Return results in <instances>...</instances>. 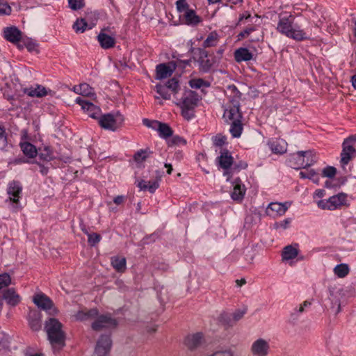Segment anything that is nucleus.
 <instances>
[{"instance_id": "obj_39", "label": "nucleus", "mask_w": 356, "mask_h": 356, "mask_svg": "<svg viewBox=\"0 0 356 356\" xmlns=\"http://www.w3.org/2000/svg\"><path fill=\"white\" fill-rule=\"evenodd\" d=\"M152 152L149 148L141 149L134 155V159L136 163H142L150 156Z\"/></svg>"}, {"instance_id": "obj_61", "label": "nucleus", "mask_w": 356, "mask_h": 356, "mask_svg": "<svg viewBox=\"0 0 356 356\" xmlns=\"http://www.w3.org/2000/svg\"><path fill=\"white\" fill-rule=\"evenodd\" d=\"M158 122L159 121H156V120H149L146 118L143 120V123L144 125H145L147 127H151L154 129H155V127H156V125H154V122Z\"/></svg>"}, {"instance_id": "obj_11", "label": "nucleus", "mask_w": 356, "mask_h": 356, "mask_svg": "<svg viewBox=\"0 0 356 356\" xmlns=\"http://www.w3.org/2000/svg\"><path fill=\"white\" fill-rule=\"evenodd\" d=\"M250 352L252 356H268L270 353L269 341L261 337L255 339L250 347Z\"/></svg>"}, {"instance_id": "obj_55", "label": "nucleus", "mask_w": 356, "mask_h": 356, "mask_svg": "<svg viewBox=\"0 0 356 356\" xmlns=\"http://www.w3.org/2000/svg\"><path fill=\"white\" fill-rule=\"evenodd\" d=\"M11 282L10 277L8 274L4 273L0 275V290L8 286Z\"/></svg>"}, {"instance_id": "obj_60", "label": "nucleus", "mask_w": 356, "mask_h": 356, "mask_svg": "<svg viewBox=\"0 0 356 356\" xmlns=\"http://www.w3.org/2000/svg\"><path fill=\"white\" fill-rule=\"evenodd\" d=\"M170 143H171V144H173V145H186V140L184 138H182L179 136H174L172 138Z\"/></svg>"}, {"instance_id": "obj_35", "label": "nucleus", "mask_w": 356, "mask_h": 356, "mask_svg": "<svg viewBox=\"0 0 356 356\" xmlns=\"http://www.w3.org/2000/svg\"><path fill=\"white\" fill-rule=\"evenodd\" d=\"M22 151L24 154L29 158H34L38 154V151L35 147L30 143L24 142L20 145Z\"/></svg>"}, {"instance_id": "obj_46", "label": "nucleus", "mask_w": 356, "mask_h": 356, "mask_svg": "<svg viewBox=\"0 0 356 356\" xmlns=\"http://www.w3.org/2000/svg\"><path fill=\"white\" fill-rule=\"evenodd\" d=\"M220 321L227 327H232L234 325V321L232 315L227 314H222L219 318Z\"/></svg>"}, {"instance_id": "obj_57", "label": "nucleus", "mask_w": 356, "mask_h": 356, "mask_svg": "<svg viewBox=\"0 0 356 356\" xmlns=\"http://www.w3.org/2000/svg\"><path fill=\"white\" fill-rule=\"evenodd\" d=\"M9 337L8 335L4 334L3 333H0V349L8 348L9 347Z\"/></svg>"}, {"instance_id": "obj_18", "label": "nucleus", "mask_w": 356, "mask_h": 356, "mask_svg": "<svg viewBox=\"0 0 356 356\" xmlns=\"http://www.w3.org/2000/svg\"><path fill=\"white\" fill-rule=\"evenodd\" d=\"M28 321L30 327L33 331H38L42 327V314L36 309H31L28 314Z\"/></svg>"}, {"instance_id": "obj_19", "label": "nucleus", "mask_w": 356, "mask_h": 356, "mask_svg": "<svg viewBox=\"0 0 356 356\" xmlns=\"http://www.w3.org/2000/svg\"><path fill=\"white\" fill-rule=\"evenodd\" d=\"M288 202L284 204L279 202H272L268 204L266 209V213L269 216H282L288 209Z\"/></svg>"}, {"instance_id": "obj_25", "label": "nucleus", "mask_w": 356, "mask_h": 356, "mask_svg": "<svg viewBox=\"0 0 356 356\" xmlns=\"http://www.w3.org/2000/svg\"><path fill=\"white\" fill-rule=\"evenodd\" d=\"M5 38L13 43H16L21 40L22 32L16 27H7L3 31Z\"/></svg>"}, {"instance_id": "obj_30", "label": "nucleus", "mask_w": 356, "mask_h": 356, "mask_svg": "<svg viewBox=\"0 0 356 356\" xmlns=\"http://www.w3.org/2000/svg\"><path fill=\"white\" fill-rule=\"evenodd\" d=\"M252 58V54L246 48H239L234 51V58L238 63L249 61Z\"/></svg>"}, {"instance_id": "obj_16", "label": "nucleus", "mask_w": 356, "mask_h": 356, "mask_svg": "<svg viewBox=\"0 0 356 356\" xmlns=\"http://www.w3.org/2000/svg\"><path fill=\"white\" fill-rule=\"evenodd\" d=\"M176 69V65L172 63H161L156 67V76L155 79L157 80H162L170 77Z\"/></svg>"}, {"instance_id": "obj_47", "label": "nucleus", "mask_w": 356, "mask_h": 356, "mask_svg": "<svg viewBox=\"0 0 356 356\" xmlns=\"http://www.w3.org/2000/svg\"><path fill=\"white\" fill-rule=\"evenodd\" d=\"M190 86L192 88L199 89L203 86H208L209 84L202 79H192L189 82Z\"/></svg>"}, {"instance_id": "obj_4", "label": "nucleus", "mask_w": 356, "mask_h": 356, "mask_svg": "<svg viewBox=\"0 0 356 356\" xmlns=\"http://www.w3.org/2000/svg\"><path fill=\"white\" fill-rule=\"evenodd\" d=\"M199 101L198 95L192 91H186L181 97L179 106L181 109L182 116L187 120H191L195 116V108Z\"/></svg>"}, {"instance_id": "obj_45", "label": "nucleus", "mask_w": 356, "mask_h": 356, "mask_svg": "<svg viewBox=\"0 0 356 356\" xmlns=\"http://www.w3.org/2000/svg\"><path fill=\"white\" fill-rule=\"evenodd\" d=\"M334 273L340 278L345 277L349 273L348 266L346 264H338L334 267Z\"/></svg>"}, {"instance_id": "obj_22", "label": "nucleus", "mask_w": 356, "mask_h": 356, "mask_svg": "<svg viewBox=\"0 0 356 356\" xmlns=\"http://www.w3.org/2000/svg\"><path fill=\"white\" fill-rule=\"evenodd\" d=\"M184 23L188 26H195L202 22L201 17L197 15L194 10L190 8L181 15Z\"/></svg>"}, {"instance_id": "obj_48", "label": "nucleus", "mask_w": 356, "mask_h": 356, "mask_svg": "<svg viewBox=\"0 0 356 356\" xmlns=\"http://www.w3.org/2000/svg\"><path fill=\"white\" fill-rule=\"evenodd\" d=\"M87 23L83 19H77L73 25V29L76 32L83 33L87 26Z\"/></svg>"}, {"instance_id": "obj_52", "label": "nucleus", "mask_w": 356, "mask_h": 356, "mask_svg": "<svg viewBox=\"0 0 356 356\" xmlns=\"http://www.w3.org/2000/svg\"><path fill=\"white\" fill-rule=\"evenodd\" d=\"M176 6L178 12L182 14L191 8L186 0H177L176 2Z\"/></svg>"}, {"instance_id": "obj_6", "label": "nucleus", "mask_w": 356, "mask_h": 356, "mask_svg": "<svg viewBox=\"0 0 356 356\" xmlns=\"http://www.w3.org/2000/svg\"><path fill=\"white\" fill-rule=\"evenodd\" d=\"M347 201V195L344 193H340L333 195L327 200H321L318 201L317 205L321 209L335 210L346 204Z\"/></svg>"}, {"instance_id": "obj_40", "label": "nucleus", "mask_w": 356, "mask_h": 356, "mask_svg": "<svg viewBox=\"0 0 356 356\" xmlns=\"http://www.w3.org/2000/svg\"><path fill=\"white\" fill-rule=\"evenodd\" d=\"M231 122L232 124L229 129L231 134L234 138L240 137L243 131V124L241 123V120H236Z\"/></svg>"}, {"instance_id": "obj_14", "label": "nucleus", "mask_w": 356, "mask_h": 356, "mask_svg": "<svg viewBox=\"0 0 356 356\" xmlns=\"http://www.w3.org/2000/svg\"><path fill=\"white\" fill-rule=\"evenodd\" d=\"M218 161L220 167L225 170L224 175L227 177V180L229 181L231 178V168L234 161L233 157L227 150H225L218 157Z\"/></svg>"}, {"instance_id": "obj_31", "label": "nucleus", "mask_w": 356, "mask_h": 356, "mask_svg": "<svg viewBox=\"0 0 356 356\" xmlns=\"http://www.w3.org/2000/svg\"><path fill=\"white\" fill-rule=\"evenodd\" d=\"M229 102L232 104H239L241 99V93L238 90L236 86L229 85L227 88Z\"/></svg>"}, {"instance_id": "obj_28", "label": "nucleus", "mask_w": 356, "mask_h": 356, "mask_svg": "<svg viewBox=\"0 0 356 356\" xmlns=\"http://www.w3.org/2000/svg\"><path fill=\"white\" fill-rule=\"evenodd\" d=\"M97 40L103 49H107L113 47L115 44V40L103 31H101L97 36Z\"/></svg>"}, {"instance_id": "obj_63", "label": "nucleus", "mask_w": 356, "mask_h": 356, "mask_svg": "<svg viewBox=\"0 0 356 356\" xmlns=\"http://www.w3.org/2000/svg\"><path fill=\"white\" fill-rule=\"evenodd\" d=\"M254 31L253 27H248L240 33V35L243 38L248 37L250 33Z\"/></svg>"}, {"instance_id": "obj_24", "label": "nucleus", "mask_w": 356, "mask_h": 356, "mask_svg": "<svg viewBox=\"0 0 356 356\" xmlns=\"http://www.w3.org/2000/svg\"><path fill=\"white\" fill-rule=\"evenodd\" d=\"M202 334L197 332L188 335L184 339L185 346L190 350L197 348L202 341Z\"/></svg>"}, {"instance_id": "obj_41", "label": "nucleus", "mask_w": 356, "mask_h": 356, "mask_svg": "<svg viewBox=\"0 0 356 356\" xmlns=\"http://www.w3.org/2000/svg\"><path fill=\"white\" fill-rule=\"evenodd\" d=\"M311 305V302L305 300L299 306L296 307L291 313V318L293 320L297 319L305 311V309L309 307Z\"/></svg>"}, {"instance_id": "obj_5", "label": "nucleus", "mask_w": 356, "mask_h": 356, "mask_svg": "<svg viewBox=\"0 0 356 356\" xmlns=\"http://www.w3.org/2000/svg\"><path fill=\"white\" fill-rule=\"evenodd\" d=\"M180 89L179 81L176 78H172L168 80L165 83H158L155 86L154 90L158 96H155L156 99L162 98L163 99H170L171 95L178 93Z\"/></svg>"}, {"instance_id": "obj_7", "label": "nucleus", "mask_w": 356, "mask_h": 356, "mask_svg": "<svg viewBox=\"0 0 356 356\" xmlns=\"http://www.w3.org/2000/svg\"><path fill=\"white\" fill-rule=\"evenodd\" d=\"M33 302L38 308L47 312L49 315L55 316L58 313L52 300L43 293L35 294L33 297Z\"/></svg>"}, {"instance_id": "obj_1", "label": "nucleus", "mask_w": 356, "mask_h": 356, "mask_svg": "<svg viewBox=\"0 0 356 356\" xmlns=\"http://www.w3.org/2000/svg\"><path fill=\"white\" fill-rule=\"evenodd\" d=\"M294 17L292 15H279L277 31L285 36L297 41L309 39L308 32L301 29L298 26H293Z\"/></svg>"}, {"instance_id": "obj_49", "label": "nucleus", "mask_w": 356, "mask_h": 356, "mask_svg": "<svg viewBox=\"0 0 356 356\" xmlns=\"http://www.w3.org/2000/svg\"><path fill=\"white\" fill-rule=\"evenodd\" d=\"M88 235V242L91 246H95L96 244H97L102 237L99 234L97 233H86Z\"/></svg>"}, {"instance_id": "obj_15", "label": "nucleus", "mask_w": 356, "mask_h": 356, "mask_svg": "<svg viewBox=\"0 0 356 356\" xmlns=\"http://www.w3.org/2000/svg\"><path fill=\"white\" fill-rule=\"evenodd\" d=\"M223 118L227 122L241 120L242 114L240 111V104L228 102L224 111Z\"/></svg>"}, {"instance_id": "obj_13", "label": "nucleus", "mask_w": 356, "mask_h": 356, "mask_svg": "<svg viewBox=\"0 0 356 356\" xmlns=\"http://www.w3.org/2000/svg\"><path fill=\"white\" fill-rule=\"evenodd\" d=\"M112 341L110 335L103 334L97 342L95 354L97 356H107L110 352Z\"/></svg>"}, {"instance_id": "obj_23", "label": "nucleus", "mask_w": 356, "mask_h": 356, "mask_svg": "<svg viewBox=\"0 0 356 356\" xmlns=\"http://www.w3.org/2000/svg\"><path fill=\"white\" fill-rule=\"evenodd\" d=\"M3 299L12 307L17 305L21 301V297L13 288L8 289L3 291Z\"/></svg>"}, {"instance_id": "obj_38", "label": "nucleus", "mask_w": 356, "mask_h": 356, "mask_svg": "<svg viewBox=\"0 0 356 356\" xmlns=\"http://www.w3.org/2000/svg\"><path fill=\"white\" fill-rule=\"evenodd\" d=\"M126 264L124 257H114L111 258V265L118 272H124L126 269Z\"/></svg>"}, {"instance_id": "obj_59", "label": "nucleus", "mask_w": 356, "mask_h": 356, "mask_svg": "<svg viewBox=\"0 0 356 356\" xmlns=\"http://www.w3.org/2000/svg\"><path fill=\"white\" fill-rule=\"evenodd\" d=\"M245 312V310H236L232 314H231L234 323L241 319Z\"/></svg>"}, {"instance_id": "obj_64", "label": "nucleus", "mask_w": 356, "mask_h": 356, "mask_svg": "<svg viewBox=\"0 0 356 356\" xmlns=\"http://www.w3.org/2000/svg\"><path fill=\"white\" fill-rule=\"evenodd\" d=\"M343 142H347V145H353L354 142H356V135H352L344 140Z\"/></svg>"}, {"instance_id": "obj_3", "label": "nucleus", "mask_w": 356, "mask_h": 356, "mask_svg": "<svg viewBox=\"0 0 356 356\" xmlns=\"http://www.w3.org/2000/svg\"><path fill=\"white\" fill-rule=\"evenodd\" d=\"M317 162V157L312 150L298 151L289 160V165L294 169L306 168Z\"/></svg>"}, {"instance_id": "obj_51", "label": "nucleus", "mask_w": 356, "mask_h": 356, "mask_svg": "<svg viewBox=\"0 0 356 356\" xmlns=\"http://www.w3.org/2000/svg\"><path fill=\"white\" fill-rule=\"evenodd\" d=\"M248 164L244 161H239L238 163H234L231 168V177L233 174L239 172L242 169H245Z\"/></svg>"}, {"instance_id": "obj_44", "label": "nucleus", "mask_w": 356, "mask_h": 356, "mask_svg": "<svg viewBox=\"0 0 356 356\" xmlns=\"http://www.w3.org/2000/svg\"><path fill=\"white\" fill-rule=\"evenodd\" d=\"M300 177L302 179H311L314 183L318 184L320 179L317 175V173L315 172L314 170L311 169L308 170L307 172H303L301 171L300 172Z\"/></svg>"}, {"instance_id": "obj_2", "label": "nucleus", "mask_w": 356, "mask_h": 356, "mask_svg": "<svg viewBox=\"0 0 356 356\" xmlns=\"http://www.w3.org/2000/svg\"><path fill=\"white\" fill-rule=\"evenodd\" d=\"M44 329L54 350L57 346L60 349L65 346V334L63 330V325L58 319L49 318L45 322Z\"/></svg>"}, {"instance_id": "obj_50", "label": "nucleus", "mask_w": 356, "mask_h": 356, "mask_svg": "<svg viewBox=\"0 0 356 356\" xmlns=\"http://www.w3.org/2000/svg\"><path fill=\"white\" fill-rule=\"evenodd\" d=\"M70 8L73 10H77L84 7V0H68Z\"/></svg>"}, {"instance_id": "obj_32", "label": "nucleus", "mask_w": 356, "mask_h": 356, "mask_svg": "<svg viewBox=\"0 0 356 356\" xmlns=\"http://www.w3.org/2000/svg\"><path fill=\"white\" fill-rule=\"evenodd\" d=\"M73 90L76 94H79L83 97H95V94L93 89L87 83H81L79 86H75Z\"/></svg>"}, {"instance_id": "obj_42", "label": "nucleus", "mask_w": 356, "mask_h": 356, "mask_svg": "<svg viewBox=\"0 0 356 356\" xmlns=\"http://www.w3.org/2000/svg\"><path fill=\"white\" fill-rule=\"evenodd\" d=\"M298 254V251L296 248L292 245H287L283 250L282 259L283 260L293 259L297 257Z\"/></svg>"}, {"instance_id": "obj_12", "label": "nucleus", "mask_w": 356, "mask_h": 356, "mask_svg": "<svg viewBox=\"0 0 356 356\" xmlns=\"http://www.w3.org/2000/svg\"><path fill=\"white\" fill-rule=\"evenodd\" d=\"M75 102L81 106V108L84 112H86L90 118L99 119L101 116L102 111L100 108L86 99L85 97H77Z\"/></svg>"}, {"instance_id": "obj_62", "label": "nucleus", "mask_w": 356, "mask_h": 356, "mask_svg": "<svg viewBox=\"0 0 356 356\" xmlns=\"http://www.w3.org/2000/svg\"><path fill=\"white\" fill-rule=\"evenodd\" d=\"M125 201V197L123 195H118L113 199V202L117 205L123 204Z\"/></svg>"}, {"instance_id": "obj_21", "label": "nucleus", "mask_w": 356, "mask_h": 356, "mask_svg": "<svg viewBox=\"0 0 356 356\" xmlns=\"http://www.w3.org/2000/svg\"><path fill=\"white\" fill-rule=\"evenodd\" d=\"M234 184L231 197L234 201L241 202L243 200L246 188L239 179H236Z\"/></svg>"}, {"instance_id": "obj_26", "label": "nucleus", "mask_w": 356, "mask_h": 356, "mask_svg": "<svg viewBox=\"0 0 356 356\" xmlns=\"http://www.w3.org/2000/svg\"><path fill=\"white\" fill-rule=\"evenodd\" d=\"M24 92L30 97H42L51 92V90H47L41 85H37L35 88L31 87L26 88Z\"/></svg>"}, {"instance_id": "obj_58", "label": "nucleus", "mask_w": 356, "mask_h": 356, "mask_svg": "<svg viewBox=\"0 0 356 356\" xmlns=\"http://www.w3.org/2000/svg\"><path fill=\"white\" fill-rule=\"evenodd\" d=\"M226 140V137L218 134L213 138V144L217 147L222 146Z\"/></svg>"}, {"instance_id": "obj_54", "label": "nucleus", "mask_w": 356, "mask_h": 356, "mask_svg": "<svg viewBox=\"0 0 356 356\" xmlns=\"http://www.w3.org/2000/svg\"><path fill=\"white\" fill-rule=\"evenodd\" d=\"M337 173V169L332 166H327L322 171V175L325 177L332 178Z\"/></svg>"}, {"instance_id": "obj_27", "label": "nucleus", "mask_w": 356, "mask_h": 356, "mask_svg": "<svg viewBox=\"0 0 356 356\" xmlns=\"http://www.w3.org/2000/svg\"><path fill=\"white\" fill-rule=\"evenodd\" d=\"M341 293L339 291H334L330 290L329 300L331 302V309L337 314L341 311Z\"/></svg>"}, {"instance_id": "obj_17", "label": "nucleus", "mask_w": 356, "mask_h": 356, "mask_svg": "<svg viewBox=\"0 0 356 356\" xmlns=\"http://www.w3.org/2000/svg\"><path fill=\"white\" fill-rule=\"evenodd\" d=\"M200 70L203 72H208L212 67L213 62L208 58L209 53L204 49L199 48Z\"/></svg>"}, {"instance_id": "obj_33", "label": "nucleus", "mask_w": 356, "mask_h": 356, "mask_svg": "<svg viewBox=\"0 0 356 356\" xmlns=\"http://www.w3.org/2000/svg\"><path fill=\"white\" fill-rule=\"evenodd\" d=\"M154 125H156L155 130L159 132L161 138H167L172 136L173 131L168 124L158 122H154Z\"/></svg>"}, {"instance_id": "obj_53", "label": "nucleus", "mask_w": 356, "mask_h": 356, "mask_svg": "<svg viewBox=\"0 0 356 356\" xmlns=\"http://www.w3.org/2000/svg\"><path fill=\"white\" fill-rule=\"evenodd\" d=\"M12 9L10 6L3 0H0V16L8 15L11 13Z\"/></svg>"}, {"instance_id": "obj_37", "label": "nucleus", "mask_w": 356, "mask_h": 356, "mask_svg": "<svg viewBox=\"0 0 356 356\" xmlns=\"http://www.w3.org/2000/svg\"><path fill=\"white\" fill-rule=\"evenodd\" d=\"M287 144L284 140H276L270 144L271 151L275 154H284L286 152Z\"/></svg>"}, {"instance_id": "obj_8", "label": "nucleus", "mask_w": 356, "mask_h": 356, "mask_svg": "<svg viewBox=\"0 0 356 356\" xmlns=\"http://www.w3.org/2000/svg\"><path fill=\"white\" fill-rule=\"evenodd\" d=\"M123 118L120 113L113 115L111 113L101 115L98 119L99 124L104 129L116 131L122 124Z\"/></svg>"}, {"instance_id": "obj_36", "label": "nucleus", "mask_w": 356, "mask_h": 356, "mask_svg": "<svg viewBox=\"0 0 356 356\" xmlns=\"http://www.w3.org/2000/svg\"><path fill=\"white\" fill-rule=\"evenodd\" d=\"M138 186L141 190H148L150 193H154L159 186L158 180L148 181L145 180L140 181Z\"/></svg>"}, {"instance_id": "obj_29", "label": "nucleus", "mask_w": 356, "mask_h": 356, "mask_svg": "<svg viewBox=\"0 0 356 356\" xmlns=\"http://www.w3.org/2000/svg\"><path fill=\"white\" fill-rule=\"evenodd\" d=\"M98 310L97 309H91L89 310L79 311L76 315L75 318L78 321H83L88 320L95 319L97 316Z\"/></svg>"}, {"instance_id": "obj_10", "label": "nucleus", "mask_w": 356, "mask_h": 356, "mask_svg": "<svg viewBox=\"0 0 356 356\" xmlns=\"http://www.w3.org/2000/svg\"><path fill=\"white\" fill-rule=\"evenodd\" d=\"M22 184L19 181L13 180L8 182L6 192L9 196V201L15 204V211L18 210L19 200L22 195Z\"/></svg>"}, {"instance_id": "obj_56", "label": "nucleus", "mask_w": 356, "mask_h": 356, "mask_svg": "<svg viewBox=\"0 0 356 356\" xmlns=\"http://www.w3.org/2000/svg\"><path fill=\"white\" fill-rule=\"evenodd\" d=\"M7 145V136L6 130L0 124V149H3Z\"/></svg>"}, {"instance_id": "obj_20", "label": "nucleus", "mask_w": 356, "mask_h": 356, "mask_svg": "<svg viewBox=\"0 0 356 356\" xmlns=\"http://www.w3.org/2000/svg\"><path fill=\"white\" fill-rule=\"evenodd\" d=\"M343 149L341 153V163L343 165H347L349 161L356 156V150L353 145H347V142L342 144Z\"/></svg>"}, {"instance_id": "obj_43", "label": "nucleus", "mask_w": 356, "mask_h": 356, "mask_svg": "<svg viewBox=\"0 0 356 356\" xmlns=\"http://www.w3.org/2000/svg\"><path fill=\"white\" fill-rule=\"evenodd\" d=\"M39 158L44 161H49L54 159V154L51 148L48 146L40 149L38 153Z\"/></svg>"}, {"instance_id": "obj_34", "label": "nucleus", "mask_w": 356, "mask_h": 356, "mask_svg": "<svg viewBox=\"0 0 356 356\" xmlns=\"http://www.w3.org/2000/svg\"><path fill=\"white\" fill-rule=\"evenodd\" d=\"M220 40L218 34L216 31L211 32L202 43V49L216 47Z\"/></svg>"}, {"instance_id": "obj_9", "label": "nucleus", "mask_w": 356, "mask_h": 356, "mask_svg": "<svg viewBox=\"0 0 356 356\" xmlns=\"http://www.w3.org/2000/svg\"><path fill=\"white\" fill-rule=\"evenodd\" d=\"M118 322L110 314H97L91 327L95 331H100L104 329H112L116 327Z\"/></svg>"}]
</instances>
